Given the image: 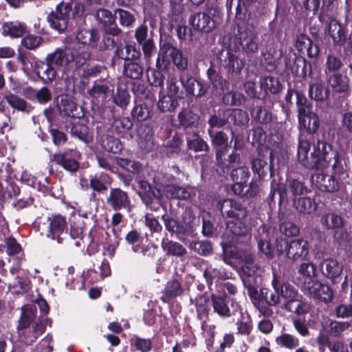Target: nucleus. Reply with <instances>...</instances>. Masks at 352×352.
<instances>
[{
  "label": "nucleus",
  "mask_w": 352,
  "mask_h": 352,
  "mask_svg": "<svg viewBox=\"0 0 352 352\" xmlns=\"http://www.w3.org/2000/svg\"><path fill=\"white\" fill-rule=\"evenodd\" d=\"M303 289L311 297L324 302H329L333 298L332 289L328 285L322 284L318 281L305 282Z\"/></svg>",
  "instance_id": "nucleus-14"
},
{
  "label": "nucleus",
  "mask_w": 352,
  "mask_h": 352,
  "mask_svg": "<svg viewBox=\"0 0 352 352\" xmlns=\"http://www.w3.org/2000/svg\"><path fill=\"white\" fill-rule=\"evenodd\" d=\"M293 206L296 210L302 214H311L316 210V204L309 197H301L293 200Z\"/></svg>",
  "instance_id": "nucleus-40"
},
{
  "label": "nucleus",
  "mask_w": 352,
  "mask_h": 352,
  "mask_svg": "<svg viewBox=\"0 0 352 352\" xmlns=\"http://www.w3.org/2000/svg\"><path fill=\"white\" fill-rule=\"evenodd\" d=\"M162 247L168 255L182 256L187 253L186 249L182 244L173 241L163 239Z\"/></svg>",
  "instance_id": "nucleus-39"
},
{
  "label": "nucleus",
  "mask_w": 352,
  "mask_h": 352,
  "mask_svg": "<svg viewBox=\"0 0 352 352\" xmlns=\"http://www.w3.org/2000/svg\"><path fill=\"white\" fill-rule=\"evenodd\" d=\"M320 223L327 230H339L344 226V221L340 215L329 212L322 215Z\"/></svg>",
  "instance_id": "nucleus-30"
},
{
  "label": "nucleus",
  "mask_w": 352,
  "mask_h": 352,
  "mask_svg": "<svg viewBox=\"0 0 352 352\" xmlns=\"http://www.w3.org/2000/svg\"><path fill=\"white\" fill-rule=\"evenodd\" d=\"M350 79L344 74L334 73L328 77V83L333 91L344 97L351 94Z\"/></svg>",
  "instance_id": "nucleus-18"
},
{
  "label": "nucleus",
  "mask_w": 352,
  "mask_h": 352,
  "mask_svg": "<svg viewBox=\"0 0 352 352\" xmlns=\"http://www.w3.org/2000/svg\"><path fill=\"white\" fill-rule=\"evenodd\" d=\"M43 234L48 239L60 243L67 234V224L64 217L56 214L47 218L43 224Z\"/></svg>",
  "instance_id": "nucleus-5"
},
{
  "label": "nucleus",
  "mask_w": 352,
  "mask_h": 352,
  "mask_svg": "<svg viewBox=\"0 0 352 352\" xmlns=\"http://www.w3.org/2000/svg\"><path fill=\"white\" fill-rule=\"evenodd\" d=\"M26 25L19 21L6 23L2 26L3 34L12 38L23 36L26 32Z\"/></svg>",
  "instance_id": "nucleus-35"
},
{
  "label": "nucleus",
  "mask_w": 352,
  "mask_h": 352,
  "mask_svg": "<svg viewBox=\"0 0 352 352\" xmlns=\"http://www.w3.org/2000/svg\"><path fill=\"white\" fill-rule=\"evenodd\" d=\"M138 142L141 148L146 151L152 149L154 140L152 129L146 125H141L138 129Z\"/></svg>",
  "instance_id": "nucleus-26"
},
{
  "label": "nucleus",
  "mask_w": 352,
  "mask_h": 352,
  "mask_svg": "<svg viewBox=\"0 0 352 352\" xmlns=\"http://www.w3.org/2000/svg\"><path fill=\"white\" fill-rule=\"evenodd\" d=\"M152 115V107L146 103L136 104L132 110L133 118L140 122L146 120L151 118Z\"/></svg>",
  "instance_id": "nucleus-43"
},
{
  "label": "nucleus",
  "mask_w": 352,
  "mask_h": 352,
  "mask_svg": "<svg viewBox=\"0 0 352 352\" xmlns=\"http://www.w3.org/2000/svg\"><path fill=\"white\" fill-rule=\"evenodd\" d=\"M177 104V98L166 94L160 98L157 106L162 111L166 112L175 109Z\"/></svg>",
  "instance_id": "nucleus-52"
},
{
  "label": "nucleus",
  "mask_w": 352,
  "mask_h": 352,
  "mask_svg": "<svg viewBox=\"0 0 352 352\" xmlns=\"http://www.w3.org/2000/svg\"><path fill=\"white\" fill-rule=\"evenodd\" d=\"M147 79L151 86L163 88L164 76L160 71L155 69H148Z\"/></svg>",
  "instance_id": "nucleus-61"
},
{
  "label": "nucleus",
  "mask_w": 352,
  "mask_h": 352,
  "mask_svg": "<svg viewBox=\"0 0 352 352\" xmlns=\"http://www.w3.org/2000/svg\"><path fill=\"white\" fill-rule=\"evenodd\" d=\"M51 160L70 172H75L79 168L78 162L76 160L71 158L68 153L54 154L52 156Z\"/></svg>",
  "instance_id": "nucleus-29"
},
{
  "label": "nucleus",
  "mask_w": 352,
  "mask_h": 352,
  "mask_svg": "<svg viewBox=\"0 0 352 352\" xmlns=\"http://www.w3.org/2000/svg\"><path fill=\"white\" fill-rule=\"evenodd\" d=\"M276 243L277 250L280 254L285 250L287 258L292 261L304 259L309 253L308 242L302 239L292 240L289 243L280 239Z\"/></svg>",
  "instance_id": "nucleus-6"
},
{
  "label": "nucleus",
  "mask_w": 352,
  "mask_h": 352,
  "mask_svg": "<svg viewBox=\"0 0 352 352\" xmlns=\"http://www.w3.org/2000/svg\"><path fill=\"white\" fill-rule=\"evenodd\" d=\"M4 99L12 108L19 111H28V103L16 94L8 93L4 96Z\"/></svg>",
  "instance_id": "nucleus-44"
},
{
  "label": "nucleus",
  "mask_w": 352,
  "mask_h": 352,
  "mask_svg": "<svg viewBox=\"0 0 352 352\" xmlns=\"http://www.w3.org/2000/svg\"><path fill=\"white\" fill-rule=\"evenodd\" d=\"M276 342L278 345H281L288 349H294L299 344L298 339L291 334L283 333L276 338Z\"/></svg>",
  "instance_id": "nucleus-58"
},
{
  "label": "nucleus",
  "mask_w": 352,
  "mask_h": 352,
  "mask_svg": "<svg viewBox=\"0 0 352 352\" xmlns=\"http://www.w3.org/2000/svg\"><path fill=\"white\" fill-rule=\"evenodd\" d=\"M298 273L308 281H314L313 278L316 276V266L312 262L302 263L298 268Z\"/></svg>",
  "instance_id": "nucleus-50"
},
{
  "label": "nucleus",
  "mask_w": 352,
  "mask_h": 352,
  "mask_svg": "<svg viewBox=\"0 0 352 352\" xmlns=\"http://www.w3.org/2000/svg\"><path fill=\"white\" fill-rule=\"evenodd\" d=\"M208 76L214 91L220 94L223 91L224 80L223 78L211 69L208 70Z\"/></svg>",
  "instance_id": "nucleus-55"
},
{
  "label": "nucleus",
  "mask_w": 352,
  "mask_h": 352,
  "mask_svg": "<svg viewBox=\"0 0 352 352\" xmlns=\"http://www.w3.org/2000/svg\"><path fill=\"white\" fill-rule=\"evenodd\" d=\"M187 146L189 149L198 151H208L209 146L197 133L188 134Z\"/></svg>",
  "instance_id": "nucleus-42"
},
{
  "label": "nucleus",
  "mask_w": 352,
  "mask_h": 352,
  "mask_svg": "<svg viewBox=\"0 0 352 352\" xmlns=\"http://www.w3.org/2000/svg\"><path fill=\"white\" fill-rule=\"evenodd\" d=\"M97 20L102 25L106 33L113 36H118L121 32L117 26L115 16L107 9H99L96 14Z\"/></svg>",
  "instance_id": "nucleus-19"
},
{
  "label": "nucleus",
  "mask_w": 352,
  "mask_h": 352,
  "mask_svg": "<svg viewBox=\"0 0 352 352\" xmlns=\"http://www.w3.org/2000/svg\"><path fill=\"white\" fill-rule=\"evenodd\" d=\"M180 81L186 88V92L195 96H202L207 91V88L200 81L192 77L187 78L186 81L181 77Z\"/></svg>",
  "instance_id": "nucleus-32"
},
{
  "label": "nucleus",
  "mask_w": 352,
  "mask_h": 352,
  "mask_svg": "<svg viewBox=\"0 0 352 352\" xmlns=\"http://www.w3.org/2000/svg\"><path fill=\"white\" fill-rule=\"evenodd\" d=\"M143 67L135 62H127L123 66V74L126 78L133 80H139L143 76Z\"/></svg>",
  "instance_id": "nucleus-38"
},
{
  "label": "nucleus",
  "mask_w": 352,
  "mask_h": 352,
  "mask_svg": "<svg viewBox=\"0 0 352 352\" xmlns=\"http://www.w3.org/2000/svg\"><path fill=\"white\" fill-rule=\"evenodd\" d=\"M89 57V54L87 52L80 53L77 56L73 49L68 47L64 50H56L54 53L47 56L46 60L53 65L63 67L74 60H76L78 65H84Z\"/></svg>",
  "instance_id": "nucleus-7"
},
{
  "label": "nucleus",
  "mask_w": 352,
  "mask_h": 352,
  "mask_svg": "<svg viewBox=\"0 0 352 352\" xmlns=\"http://www.w3.org/2000/svg\"><path fill=\"white\" fill-rule=\"evenodd\" d=\"M101 146L107 151L113 153H117L122 148L120 141L111 135H107L101 140Z\"/></svg>",
  "instance_id": "nucleus-48"
},
{
  "label": "nucleus",
  "mask_w": 352,
  "mask_h": 352,
  "mask_svg": "<svg viewBox=\"0 0 352 352\" xmlns=\"http://www.w3.org/2000/svg\"><path fill=\"white\" fill-rule=\"evenodd\" d=\"M336 166L334 170H336ZM346 175L344 172L337 173L336 170L333 175H327L321 173H316L312 176V182L320 190L328 192H336L339 190L340 184L344 179Z\"/></svg>",
  "instance_id": "nucleus-9"
},
{
  "label": "nucleus",
  "mask_w": 352,
  "mask_h": 352,
  "mask_svg": "<svg viewBox=\"0 0 352 352\" xmlns=\"http://www.w3.org/2000/svg\"><path fill=\"white\" fill-rule=\"evenodd\" d=\"M272 285L273 290L267 288H262L261 289V294L267 305L275 306L280 302L278 290L279 280L275 274H274L273 279L272 280Z\"/></svg>",
  "instance_id": "nucleus-24"
},
{
  "label": "nucleus",
  "mask_w": 352,
  "mask_h": 352,
  "mask_svg": "<svg viewBox=\"0 0 352 352\" xmlns=\"http://www.w3.org/2000/svg\"><path fill=\"white\" fill-rule=\"evenodd\" d=\"M342 66L343 63L339 58L329 55L327 56L325 63L324 72L326 74L331 72L338 73V72L340 70Z\"/></svg>",
  "instance_id": "nucleus-60"
},
{
  "label": "nucleus",
  "mask_w": 352,
  "mask_h": 352,
  "mask_svg": "<svg viewBox=\"0 0 352 352\" xmlns=\"http://www.w3.org/2000/svg\"><path fill=\"white\" fill-rule=\"evenodd\" d=\"M76 39L83 45L95 46L99 39V36L98 32L94 29H82L77 32Z\"/></svg>",
  "instance_id": "nucleus-36"
},
{
  "label": "nucleus",
  "mask_w": 352,
  "mask_h": 352,
  "mask_svg": "<svg viewBox=\"0 0 352 352\" xmlns=\"http://www.w3.org/2000/svg\"><path fill=\"white\" fill-rule=\"evenodd\" d=\"M236 40L239 44V50L245 54L257 52L258 48V33L254 28H239Z\"/></svg>",
  "instance_id": "nucleus-8"
},
{
  "label": "nucleus",
  "mask_w": 352,
  "mask_h": 352,
  "mask_svg": "<svg viewBox=\"0 0 352 352\" xmlns=\"http://www.w3.org/2000/svg\"><path fill=\"white\" fill-rule=\"evenodd\" d=\"M329 34L336 45L343 46L346 41V28L336 19H331L328 26Z\"/></svg>",
  "instance_id": "nucleus-23"
},
{
  "label": "nucleus",
  "mask_w": 352,
  "mask_h": 352,
  "mask_svg": "<svg viewBox=\"0 0 352 352\" xmlns=\"http://www.w3.org/2000/svg\"><path fill=\"white\" fill-rule=\"evenodd\" d=\"M230 177L234 182L246 183L250 177L248 168L243 166L234 168L232 170Z\"/></svg>",
  "instance_id": "nucleus-59"
},
{
  "label": "nucleus",
  "mask_w": 352,
  "mask_h": 352,
  "mask_svg": "<svg viewBox=\"0 0 352 352\" xmlns=\"http://www.w3.org/2000/svg\"><path fill=\"white\" fill-rule=\"evenodd\" d=\"M116 54L121 59L125 60H135L140 57V52L132 45H126L124 47H118Z\"/></svg>",
  "instance_id": "nucleus-41"
},
{
  "label": "nucleus",
  "mask_w": 352,
  "mask_h": 352,
  "mask_svg": "<svg viewBox=\"0 0 352 352\" xmlns=\"http://www.w3.org/2000/svg\"><path fill=\"white\" fill-rule=\"evenodd\" d=\"M252 169L254 174H257L259 178H263L269 168L266 160L261 158H254L251 162Z\"/></svg>",
  "instance_id": "nucleus-56"
},
{
  "label": "nucleus",
  "mask_w": 352,
  "mask_h": 352,
  "mask_svg": "<svg viewBox=\"0 0 352 352\" xmlns=\"http://www.w3.org/2000/svg\"><path fill=\"white\" fill-rule=\"evenodd\" d=\"M17 60L21 64V69L24 73H28L34 66L38 67L36 57L31 54H19Z\"/></svg>",
  "instance_id": "nucleus-51"
},
{
  "label": "nucleus",
  "mask_w": 352,
  "mask_h": 352,
  "mask_svg": "<svg viewBox=\"0 0 352 352\" xmlns=\"http://www.w3.org/2000/svg\"><path fill=\"white\" fill-rule=\"evenodd\" d=\"M221 18L220 10L217 8L212 7L207 9L206 12L191 15L188 23L194 30L209 33L217 28L221 22Z\"/></svg>",
  "instance_id": "nucleus-4"
},
{
  "label": "nucleus",
  "mask_w": 352,
  "mask_h": 352,
  "mask_svg": "<svg viewBox=\"0 0 352 352\" xmlns=\"http://www.w3.org/2000/svg\"><path fill=\"white\" fill-rule=\"evenodd\" d=\"M208 135L211 138V142L214 146H221L228 144V137L221 131L214 132L213 130H208Z\"/></svg>",
  "instance_id": "nucleus-63"
},
{
  "label": "nucleus",
  "mask_w": 352,
  "mask_h": 352,
  "mask_svg": "<svg viewBox=\"0 0 352 352\" xmlns=\"http://www.w3.org/2000/svg\"><path fill=\"white\" fill-rule=\"evenodd\" d=\"M107 203L113 210H131V203L127 193L120 188H112L107 198Z\"/></svg>",
  "instance_id": "nucleus-17"
},
{
  "label": "nucleus",
  "mask_w": 352,
  "mask_h": 352,
  "mask_svg": "<svg viewBox=\"0 0 352 352\" xmlns=\"http://www.w3.org/2000/svg\"><path fill=\"white\" fill-rule=\"evenodd\" d=\"M166 230L172 234H175L180 240H183V236L189 235L193 232V226L191 220L184 218L182 221L165 214L162 217Z\"/></svg>",
  "instance_id": "nucleus-11"
},
{
  "label": "nucleus",
  "mask_w": 352,
  "mask_h": 352,
  "mask_svg": "<svg viewBox=\"0 0 352 352\" xmlns=\"http://www.w3.org/2000/svg\"><path fill=\"white\" fill-rule=\"evenodd\" d=\"M261 89L265 93L270 91L272 94L278 93L280 89V84L278 80L272 76H267L263 78L260 82Z\"/></svg>",
  "instance_id": "nucleus-54"
},
{
  "label": "nucleus",
  "mask_w": 352,
  "mask_h": 352,
  "mask_svg": "<svg viewBox=\"0 0 352 352\" xmlns=\"http://www.w3.org/2000/svg\"><path fill=\"white\" fill-rule=\"evenodd\" d=\"M252 118L259 124H268L273 120L272 113L263 107H256L252 111Z\"/></svg>",
  "instance_id": "nucleus-45"
},
{
  "label": "nucleus",
  "mask_w": 352,
  "mask_h": 352,
  "mask_svg": "<svg viewBox=\"0 0 352 352\" xmlns=\"http://www.w3.org/2000/svg\"><path fill=\"white\" fill-rule=\"evenodd\" d=\"M296 47L300 52H306L310 58H316L319 54L318 46L313 44L311 39L305 34H300L297 37Z\"/></svg>",
  "instance_id": "nucleus-25"
},
{
  "label": "nucleus",
  "mask_w": 352,
  "mask_h": 352,
  "mask_svg": "<svg viewBox=\"0 0 352 352\" xmlns=\"http://www.w3.org/2000/svg\"><path fill=\"white\" fill-rule=\"evenodd\" d=\"M298 120L300 135L303 136V133L312 135L319 128V118L312 110L307 112H305V110L301 111V113L298 114Z\"/></svg>",
  "instance_id": "nucleus-15"
},
{
  "label": "nucleus",
  "mask_w": 352,
  "mask_h": 352,
  "mask_svg": "<svg viewBox=\"0 0 352 352\" xmlns=\"http://www.w3.org/2000/svg\"><path fill=\"white\" fill-rule=\"evenodd\" d=\"M226 226L227 229L233 234V236L230 241L232 245H236L248 241L250 239L248 236L250 228L242 221V219L229 221Z\"/></svg>",
  "instance_id": "nucleus-16"
},
{
  "label": "nucleus",
  "mask_w": 352,
  "mask_h": 352,
  "mask_svg": "<svg viewBox=\"0 0 352 352\" xmlns=\"http://www.w3.org/2000/svg\"><path fill=\"white\" fill-rule=\"evenodd\" d=\"M308 189L304 182L297 179H288L286 184L276 183L273 181L272 183L270 198L273 201L276 193L279 195V204H280L285 199H291L292 201L296 199L298 196L306 195Z\"/></svg>",
  "instance_id": "nucleus-3"
},
{
  "label": "nucleus",
  "mask_w": 352,
  "mask_h": 352,
  "mask_svg": "<svg viewBox=\"0 0 352 352\" xmlns=\"http://www.w3.org/2000/svg\"><path fill=\"white\" fill-rule=\"evenodd\" d=\"M21 340L27 343L31 344L36 340V339L44 333L43 322L38 320L24 329L18 331Z\"/></svg>",
  "instance_id": "nucleus-21"
},
{
  "label": "nucleus",
  "mask_w": 352,
  "mask_h": 352,
  "mask_svg": "<svg viewBox=\"0 0 352 352\" xmlns=\"http://www.w3.org/2000/svg\"><path fill=\"white\" fill-rule=\"evenodd\" d=\"M279 294L280 298L284 299L285 302H287L296 297H298V293L294 287L287 283H280L279 282Z\"/></svg>",
  "instance_id": "nucleus-57"
},
{
  "label": "nucleus",
  "mask_w": 352,
  "mask_h": 352,
  "mask_svg": "<svg viewBox=\"0 0 352 352\" xmlns=\"http://www.w3.org/2000/svg\"><path fill=\"white\" fill-rule=\"evenodd\" d=\"M223 61L229 71L235 73H240L244 66L243 62L229 51L226 52V56Z\"/></svg>",
  "instance_id": "nucleus-46"
},
{
  "label": "nucleus",
  "mask_w": 352,
  "mask_h": 352,
  "mask_svg": "<svg viewBox=\"0 0 352 352\" xmlns=\"http://www.w3.org/2000/svg\"><path fill=\"white\" fill-rule=\"evenodd\" d=\"M178 274L175 277L167 282L161 300L164 302H169L173 298L180 296L183 293V288L178 279Z\"/></svg>",
  "instance_id": "nucleus-22"
},
{
  "label": "nucleus",
  "mask_w": 352,
  "mask_h": 352,
  "mask_svg": "<svg viewBox=\"0 0 352 352\" xmlns=\"http://www.w3.org/2000/svg\"><path fill=\"white\" fill-rule=\"evenodd\" d=\"M36 316V310L35 308L25 305L21 308V314L19 322L17 329H24L29 327L30 325L35 322Z\"/></svg>",
  "instance_id": "nucleus-33"
},
{
  "label": "nucleus",
  "mask_w": 352,
  "mask_h": 352,
  "mask_svg": "<svg viewBox=\"0 0 352 352\" xmlns=\"http://www.w3.org/2000/svg\"><path fill=\"white\" fill-rule=\"evenodd\" d=\"M179 82H181L180 80H179L174 74L168 76L166 81L167 94L178 98L180 92Z\"/></svg>",
  "instance_id": "nucleus-62"
},
{
  "label": "nucleus",
  "mask_w": 352,
  "mask_h": 352,
  "mask_svg": "<svg viewBox=\"0 0 352 352\" xmlns=\"http://www.w3.org/2000/svg\"><path fill=\"white\" fill-rule=\"evenodd\" d=\"M140 190L138 194L143 201L147 205L153 198H160V192L153 188L146 181L139 182Z\"/></svg>",
  "instance_id": "nucleus-37"
},
{
  "label": "nucleus",
  "mask_w": 352,
  "mask_h": 352,
  "mask_svg": "<svg viewBox=\"0 0 352 352\" xmlns=\"http://www.w3.org/2000/svg\"><path fill=\"white\" fill-rule=\"evenodd\" d=\"M72 8L69 4L60 3L55 10L47 16L51 27L58 32H63L67 27Z\"/></svg>",
  "instance_id": "nucleus-10"
},
{
  "label": "nucleus",
  "mask_w": 352,
  "mask_h": 352,
  "mask_svg": "<svg viewBox=\"0 0 352 352\" xmlns=\"http://www.w3.org/2000/svg\"><path fill=\"white\" fill-rule=\"evenodd\" d=\"M164 191L166 197L169 198L184 200L189 199L194 193L193 189L190 187H181L175 185L166 186Z\"/></svg>",
  "instance_id": "nucleus-31"
},
{
  "label": "nucleus",
  "mask_w": 352,
  "mask_h": 352,
  "mask_svg": "<svg viewBox=\"0 0 352 352\" xmlns=\"http://www.w3.org/2000/svg\"><path fill=\"white\" fill-rule=\"evenodd\" d=\"M170 59L178 69H187L188 58L184 56L182 52L173 45L165 43L160 48L156 60L157 68L159 70H166L170 64Z\"/></svg>",
  "instance_id": "nucleus-2"
},
{
  "label": "nucleus",
  "mask_w": 352,
  "mask_h": 352,
  "mask_svg": "<svg viewBox=\"0 0 352 352\" xmlns=\"http://www.w3.org/2000/svg\"><path fill=\"white\" fill-rule=\"evenodd\" d=\"M57 107L60 115L63 116L74 117L76 113L77 105L69 96H62L57 102Z\"/></svg>",
  "instance_id": "nucleus-28"
},
{
  "label": "nucleus",
  "mask_w": 352,
  "mask_h": 352,
  "mask_svg": "<svg viewBox=\"0 0 352 352\" xmlns=\"http://www.w3.org/2000/svg\"><path fill=\"white\" fill-rule=\"evenodd\" d=\"M218 209L223 217L233 219H243L247 216L246 208L235 200L226 199L219 201L217 204Z\"/></svg>",
  "instance_id": "nucleus-12"
},
{
  "label": "nucleus",
  "mask_w": 352,
  "mask_h": 352,
  "mask_svg": "<svg viewBox=\"0 0 352 352\" xmlns=\"http://www.w3.org/2000/svg\"><path fill=\"white\" fill-rule=\"evenodd\" d=\"M228 118H230L234 124L242 126L246 124L249 122V116L245 111L236 109L232 111H227Z\"/></svg>",
  "instance_id": "nucleus-49"
},
{
  "label": "nucleus",
  "mask_w": 352,
  "mask_h": 352,
  "mask_svg": "<svg viewBox=\"0 0 352 352\" xmlns=\"http://www.w3.org/2000/svg\"><path fill=\"white\" fill-rule=\"evenodd\" d=\"M310 140L300 135L298 146V159L300 164L309 169L323 168L333 160V168L338 162V153L332 150L331 144L323 140H317L310 152Z\"/></svg>",
  "instance_id": "nucleus-1"
},
{
  "label": "nucleus",
  "mask_w": 352,
  "mask_h": 352,
  "mask_svg": "<svg viewBox=\"0 0 352 352\" xmlns=\"http://www.w3.org/2000/svg\"><path fill=\"white\" fill-rule=\"evenodd\" d=\"M178 119L182 126L188 127L191 126L196 122L197 117L192 111L184 109L179 113Z\"/></svg>",
  "instance_id": "nucleus-64"
},
{
  "label": "nucleus",
  "mask_w": 352,
  "mask_h": 352,
  "mask_svg": "<svg viewBox=\"0 0 352 352\" xmlns=\"http://www.w3.org/2000/svg\"><path fill=\"white\" fill-rule=\"evenodd\" d=\"M320 270L323 276L335 282L343 270V265L336 259L327 258L319 263Z\"/></svg>",
  "instance_id": "nucleus-20"
},
{
  "label": "nucleus",
  "mask_w": 352,
  "mask_h": 352,
  "mask_svg": "<svg viewBox=\"0 0 352 352\" xmlns=\"http://www.w3.org/2000/svg\"><path fill=\"white\" fill-rule=\"evenodd\" d=\"M211 301L214 311L221 318H228L234 315L238 311H241L240 305L234 299L231 300L230 308L224 296L212 294Z\"/></svg>",
  "instance_id": "nucleus-13"
},
{
  "label": "nucleus",
  "mask_w": 352,
  "mask_h": 352,
  "mask_svg": "<svg viewBox=\"0 0 352 352\" xmlns=\"http://www.w3.org/2000/svg\"><path fill=\"white\" fill-rule=\"evenodd\" d=\"M52 65L48 62L47 63L41 62L40 65L37 67L36 72L40 76L42 70L43 76L41 78L45 82H52L56 78V72L52 67Z\"/></svg>",
  "instance_id": "nucleus-47"
},
{
  "label": "nucleus",
  "mask_w": 352,
  "mask_h": 352,
  "mask_svg": "<svg viewBox=\"0 0 352 352\" xmlns=\"http://www.w3.org/2000/svg\"><path fill=\"white\" fill-rule=\"evenodd\" d=\"M109 93V86L104 82H95L91 88L88 90L89 97L98 102L104 101Z\"/></svg>",
  "instance_id": "nucleus-34"
},
{
  "label": "nucleus",
  "mask_w": 352,
  "mask_h": 352,
  "mask_svg": "<svg viewBox=\"0 0 352 352\" xmlns=\"http://www.w3.org/2000/svg\"><path fill=\"white\" fill-rule=\"evenodd\" d=\"M283 306L285 309L297 314H302L306 313L307 310L306 305L299 299L298 296L287 302H285Z\"/></svg>",
  "instance_id": "nucleus-53"
},
{
  "label": "nucleus",
  "mask_w": 352,
  "mask_h": 352,
  "mask_svg": "<svg viewBox=\"0 0 352 352\" xmlns=\"http://www.w3.org/2000/svg\"><path fill=\"white\" fill-rule=\"evenodd\" d=\"M329 95V89L325 87L322 79L318 78L316 82L309 85V96L316 101H324Z\"/></svg>",
  "instance_id": "nucleus-27"
}]
</instances>
